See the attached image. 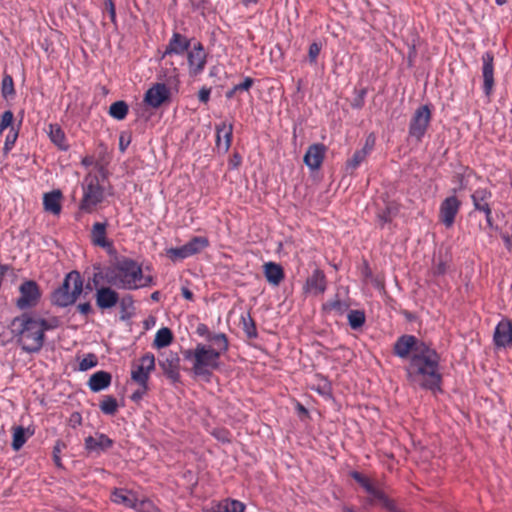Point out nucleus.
<instances>
[{
	"label": "nucleus",
	"mask_w": 512,
	"mask_h": 512,
	"mask_svg": "<svg viewBox=\"0 0 512 512\" xmlns=\"http://www.w3.org/2000/svg\"><path fill=\"white\" fill-rule=\"evenodd\" d=\"M255 80L251 77H245L243 82L234 85L230 90H228L225 94L227 99H231L238 91H248L254 84Z\"/></svg>",
	"instance_id": "37998d69"
},
{
	"label": "nucleus",
	"mask_w": 512,
	"mask_h": 512,
	"mask_svg": "<svg viewBox=\"0 0 512 512\" xmlns=\"http://www.w3.org/2000/svg\"><path fill=\"white\" fill-rule=\"evenodd\" d=\"M141 366H143L148 372H152L155 369V356L151 352L145 353L140 358Z\"/></svg>",
	"instance_id": "5fc2aeb1"
},
{
	"label": "nucleus",
	"mask_w": 512,
	"mask_h": 512,
	"mask_svg": "<svg viewBox=\"0 0 512 512\" xmlns=\"http://www.w3.org/2000/svg\"><path fill=\"white\" fill-rule=\"evenodd\" d=\"M187 62L190 76L201 74L207 63V53L201 42H196L187 51Z\"/></svg>",
	"instance_id": "9b49d317"
},
{
	"label": "nucleus",
	"mask_w": 512,
	"mask_h": 512,
	"mask_svg": "<svg viewBox=\"0 0 512 512\" xmlns=\"http://www.w3.org/2000/svg\"><path fill=\"white\" fill-rule=\"evenodd\" d=\"M84 181L83 197L79 207L82 211L91 213L94 207L102 202L104 198V189L99 184V178L95 175H88Z\"/></svg>",
	"instance_id": "423d86ee"
},
{
	"label": "nucleus",
	"mask_w": 512,
	"mask_h": 512,
	"mask_svg": "<svg viewBox=\"0 0 512 512\" xmlns=\"http://www.w3.org/2000/svg\"><path fill=\"white\" fill-rule=\"evenodd\" d=\"M387 512H402L396 505L395 501L390 499L384 506Z\"/></svg>",
	"instance_id": "774afa93"
},
{
	"label": "nucleus",
	"mask_w": 512,
	"mask_h": 512,
	"mask_svg": "<svg viewBox=\"0 0 512 512\" xmlns=\"http://www.w3.org/2000/svg\"><path fill=\"white\" fill-rule=\"evenodd\" d=\"M216 148L219 153H227L231 147L233 137V124L222 122L215 126Z\"/></svg>",
	"instance_id": "4468645a"
},
{
	"label": "nucleus",
	"mask_w": 512,
	"mask_h": 512,
	"mask_svg": "<svg viewBox=\"0 0 512 512\" xmlns=\"http://www.w3.org/2000/svg\"><path fill=\"white\" fill-rule=\"evenodd\" d=\"M367 156L368 155L366 154L365 151H362L360 149L356 150L351 159L347 161V169L355 170L360 166V164L366 159Z\"/></svg>",
	"instance_id": "de8ad7c7"
},
{
	"label": "nucleus",
	"mask_w": 512,
	"mask_h": 512,
	"mask_svg": "<svg viewBox=\"0 0 512 512\" xmlns=\"http://www.w3.org/2000/svg\"><path fill=\"white\" fill-rule=\"evenodd\" d=\"M1 94L4 99L15 96L14 81L11 75L4 73L1 83Z\"/></svg>",
	"instance_id": "e433bc0d"
},
{
	"label": "nucleus",
	"mask_w": 512,
	"mask_h": 512,
	"mask_svg": "<svg viewBox=\"0 0 512 512\" xmlns=\"http://www.w3.org/2000/svg\"><path fill=\"white\" fill-rule=\"evenodd\" d=\"M120 312H121V320H126L131 317V313L129 310L134 309V299L131 295H125L121 299L119 298Z\"/></svg>",
	"instance_id": "4c0bfd02"
},
{
	"label": "nucleus",
	"mask_w": 512,
	"mask_h": 512,
	"mask_svg": "<svg viewBox=\"0 0 512 512\" xmlns=\"http://www.w3.org/2000/svg\"><path fill=\"white\" fill-rule=\"evenodd\" d=\"M61 198L62 192L60 190H53L45 193L43 196V206L45 211L58 215L61 212Z\"/></svg>",
	"instance_id": "bb28decb"
},
{
	"label": "nucleus",
	"mask_w": 512,
	"mask_h": 512,
	"mask_svg": "<svg viewBox=\"0 0 512 512\" xmlns=\"http://www.w3.org/2000/svg\"><path fill=\"white\" fill-rule=\"evenodd\" d=\"M397 214L398 208L394 204H385V207L379 209L376 215L380 227L383 228L385 224L390 223Z\"/></svg>",
	"instance_id": "7c9ffc66"
},
{
	"label": "nucleus",
	"mask_w": 512,
	"mask_h": 512,
	"mask_svg": "<svg viewBox=\"0 0 512 512\" xmlns=\"http://www.w3.org/2000/svg\"><path fill=\"white\" fill-rule=\"evenodd\" d=\"M12 432L11 447L14 451H19L27 439L34 434V430H31L30 427L24 428L23 426L12 427Z\"/></svg>",
	"instance_id": "a878e982"
},
{
	"label": "nucleus",
	"mask_w": 512,
	"mask_h": 512,
	"mask_svg": "<svg viewBox=\"0 0 512 512\" xmlns=\"http://www.w3.org/2000/svg\"><path fill=\"white\" fill-rule=\"evenodd\" d=\"M240 323L244 333L249 339H256L258 337L256 323L250 312L241 315Z\"/></svg>",
	"instance_id": "2f4dec72"
},
{
	"label": "nucleus",
	"mask_w": 512,
	"mask_h": 512,
	"mask_svg": "<svg viewBox=\"0 0 512 512\" xmlns=\"http://www.w3.org/2000/svg\"><path fill=\"white\" fill-rule=\"evenodd\" d=\"M107 222H96L91 229V242L95 246L111 248L112 242L106 238Z\"/></svg>",
	"instance_id": "4be33fe9"
},
{
	"label": "nucleus",
	"mask_w": 512,
	"mask_h": 512,
	"mask_svg": "<svg viewBox=\"0 0 512 512\" xmlns=\"http://www.w3.org/2000/svg\"><path fill=\"white\" fill-rule=\"evenodd\" d=\"M493 341L498 348H505L512 344V323L510 320L503 319L497 324Z\"/></svg>",
	"instance_id": "a211bd4d"
},
{
	"label": "nucleus",
	"mask_w": 512,
	"mask_h": 512,
	"mask_svg": "<svg viewBox=\"0 0 512 512\" xmlns=\"http://www.w3.org/2000/svg\"><path fill=\"white\" fill-rule=\"evenodd\" d=\"M369 495L370 497L367 498L366 503L370 506L374 505L376 502H379L384 508L385 504L390 500V498L382 490L377 489L376 487L372 489Z\"/></svg>",
	"instance_id": "ea45409f"
},
{
	"label": "nucleus",
	"mask_w": 512,
	"mask_h": 512,
	"mask_svg": "<svg viewBox=\"0 0 512 512\" xmlns=\"http://www.w3.org/2000/svg\"><path fill=\"white\" fill-rule=\"evenodd\" d=\"M461 207V201L455 196L446 197L440 204L439 219L446 228L453 226Z\"/></svg>",
	"instance_id": "f8f14e48"
},
{
	"label": "nucleus",
	"mask_w": 512,
	"mask_h": 512,
	"mask_svg": "<svg viewBox=\"0 0 512 512\" xmlns=\"http://www.w3.org/2000/svg\"><path fill=\"white\" fill-rule=\"evenodd\" d=\"M19 293L20 296L16 300V306L20 310L36 307L41 299L40 287L34 280H25L21 283Z\"/></svg>",
	"instance_id": "0eeeda50"
},
{
	"label": "nucleus",
	"mask_w": 512,
	"mask_h": 512,
	"mask_svg": "<svg viewBox=\"0 0 512 512\" xmlns=\"http://www.w3.org/2000/svg\"><path fill=\"white\" fill-rule=\"evenodd\" d=\"M214 339L215 344L198 343L194 349L182 351L184 359L192 362L194 375L206 380H209L214 370L220 368V357L229 349V340L226 334L217 335Z\"/></svg>",
	"instance_id": "f03ea898"
},
{
	"label": "nucleus",
	"mask_w": 512,
	"mask_h": 512,
	"mask_svg": "<svg viewBox=\"0 0 512 512\" xmlns=\"http://www.w3.org/2000/svg\"><path fill=\"white\" fill-rule=\"evenodd\" d=\"M263 268L267 281L274 286H278L285 277L284 270L280 264L267 262Z\"/></svg>",
	"instance_id": "393cba45"
},
{
	"label": "nucleus",
	"mask_w": 512,
	"mask_h": 512,
	"mask_svg": "<svg viewBox=\"0 0 512 512\" xmlns=\"http://www.w3.org/2000/svg\"><path fill=\"white\" fill-rule=\"evenodd\" d=\"M116 272L120 278V288L127 290L138 289V282L142 281V267L131 258H122L116 262Z\"/></svg>",
	"instance_id": "39448f33"
},
{
	"label": "nucleus",
	"mask_w": 512,
	"mask_h": 512,
	"mask_svg": "<svg viewBox=\"0 0 512 512\" xmlns=\"http://www.w3.org/2000/svg\"><path fill=\"white\" fill-rule=\"evenodd\" d=\"M493 54L486 52L482 56L483 90L486 96H490L494 87Z\"/></svg>",
	"instance_id": "f3484780"
},
{
	"label": "nucleus",
	"mask_w": 512,
	"mask_h": 512,
	"mask_svg": "<svg viewBox=\"0 0 512 512\" xmlns=\"http://www.w3.org/2000/svg\"><path fill=\"white\" fill-rule=\"evenodd\" d=\"M327 288L326 276L320 269H315L312 274L306 279L303 287L306 293L313 295H320L325 292Z\"/></svg>",
	"instance_id": "6ab92c4d"
},
{
	"label": "nucleus",
	"mask_w": 512,
	"mask_h": 512,
	"mask_svg": "<svg viewBox=\"0 0 512 512\" xmlns=\"http://www.w3.org/2000/svg\"><path fill=\"white\" fill-rule=\"evenodd\" d=\"M325 152L326 147L322 143L310 145L304 155V163L312 170L319 169L324 160Z\"/></svg>",
	"instance_id": "aec40b11"
},
{
	"label": "nucleus",
	"mask_w": 512,
	"mask_h": 512,
	"mask_svg": "<svg viewBox=\"0 0 512 512\" xmlns=\"http://www.w3.org/2000/svg\"><path fill=\"white\" fill-rule=\"evenodd\" d=\"M13 113L12 111L10 110H7L5 111L2 115H1V120H0V135L2 134V132L8 128L9 126H12V122H13Z\"/></svg>",
	"instance_id": "052dcab7"
},
{
	"label": "nucleus",
	"mask_w": 512,
	"mask_h": 512,
	"mask_svg": "<svg viewBox=\"0 0 512 512\" xmlns=\"http://www.w3.org/2000/svg\"><path fill=\"white\" fill-rule=\"evenodd\" d=\"M369 495L370 497L367 498L366 503L370 506L374 505L376 502H379L384 508L385 504L390 500V498L382 490L377 489L376 487L372 489Z\"/></svg>",
	"instance_id": "a19ab883"
},
{
	"label": "nucleus",
	"mask_w": 512,
	"mask_h": 512,
	"mask_svg": "<svg viewBox=\"0 0 512 512\" xmlns=\"http://www.w3.org/2000/svg\"><path fill=\"white\" fill-rule=\"evenodd\" d=\"M111 500L116 504H121L136 511H142L140 506L149 504V501H139L133 493L118 488L114 489Z\"/></svg>",
	"instance_id": "2eb2a0df"
},
{
	"label": "nucleus",
	"mask_w": 512,
	"mask_h": 512,
	"mask_svg": "<svg viewBox=\"0 0 512 512\" xmlns=\"http://www.w3.org/2000/svg\"><path fill=\"white\" fill-rule=\"evenodd\" d=\"M174 336L168 327H162L156 332L153 347L162 349L169 346L173 342Z\"/></svg>",
	"instance_id": "c756f323"
},
{
	"label": "nucleus",
	"mask_w": 512,
	"mask_h": 512,
	"mask_svg": "<svg viewBox=\"0 0 512 512\" xmlns=\"http://www.w3.org/2000/svg\"><path fill=\"white\" fill-rule=\"evenodd\" d=\"M112 376L107 371H97L92 374L88 381V387L92 392H100L110 386Z\"/></svg>",
	"instance_id": "b1692460"
},
{
	"label": "nucleus",
	"mask_w": 512,
	"mask_h": 512,
	"mask_svg": "<svg viewBox=\"0 0 512 512\" xmlns=\"http://www.w3.org/2000/svg\"><path fill=\"white\" fill-rule=\"evenodd\" d=\"M191 47V39L179 32H174L162 57L167 55H183Z\"/></svg>",
	"instance_id": "dca6fc26"
},
{
	"label": "nucleus",
	"mask_w": 512,
	"mask_h": 512,
	"mask_svg": "<svg viewBox=\"0 0 512 512\" xmlns=\"http://www.w3.org/2000/svg\"><path fill=\"white\" fill-rule=\"evenodd\" d=\"M314 390L324 397L330 398L332 396L331 384L326 379H322V381L314 388Z\"/></svg>",
	"instance_id": "6e6d98bb"
},
{
	"label": "nucleus",
	"mask_w": 512,
	"mask_h": 512,
	"mask_svg": "<svg viewBox=\"0 0 512 512\" xmlns=\"http://www.w3.org/2000/svg\"><path fill=\"white\" fill-rule=\"evenodd\" d=\"M128 111V104L123 100H119L111 104L108 113L112 118L120 121L126 118Z\"/></svg>",
	"instance_id": "72a5a7b5"
},
{
	"label": "nucleus",
	"mask_w": 512,
	"mask_h": 512,
	"mask_svg": "<svg viewBox=\"0 0 512 512\" xmlns=\"http://www.w3.org/2000/svg\"><path fill=\"white\" fill-rule=\"evenodd\" d=\"M37 322L43 334H45L46 331L54 330L60 326V320L56 316L50 317L48 319L37 317Z\"/></svg>",
	"instance_id": "c03bdc74"
},
{
	"label": "nucleus",
	"mask_w": 512,
	"mask_h": 512,
	"mask_svg": "<svg viewBox=\"0 0 512 512\" xmlns=\"http://www.w3.org/2000/svg\"><path fill=\"white\" fill-rule=\"evenodd\" d=\"M99 408L106 415H114L118 409V403L112 395H105L101 401Z\"/></svg>",
	"instance_id": "c9c22d12"
},
{
	"label": "nucleus",
	"mask_w": 512,
	"mask_h": 512,
	"mask_svg": "<svg viewBox=\"0 0 512 512\" xmlns=\"http://www.w3.org/2000/svg\"><path fill=\"white\" fill-rule=\"evenodd\" d=\"M83 291V279L78 271L69 272L63 282L53 290L51 303L57 307L73 305Z\"/></svg>",
	"instance_id": "20e7f679"
},
{
	"label": "nucleus",
	"mask_w": 512,
	"mask_h": 512,
	"mask_svg": "<svg viewBox=\"0 0 512 512\" xmlns=\"http://www.w3.org/2000/svg\"><path fill=\"white\" fill-rule=\"evenodd\" d=\"M349 309V303L341 300L338 295L322 304V311L325 313L334 312L336 315H343Z\"/></svg>",
	"instance_id": "cd10ccee"
},
{
	"label": "nucleus",
	"mask_w": 512,
	"mask_h": 512,
	"mask_svg": "<svg viewBox=\"0 0 512 512\" xmlns=\"http://www.w3.org/2000/svg\"><path fill=\"white\" fill-rule=\"evenodd\" d=\"M49 138L59 149L63 151L68 149L65 133L58 124L49 125Z\"/></svg>",
	"instance_id": "c85d7f7f"
},
{
	"label": "nucleus",
	"mask_w": 512,
	"mask_h": 512,
	"mask_svg": "<svg viewBox=\"0 0 512 512\" xmlns=\"http://www.w3.org/2000/svg\"><path fill=\"white\" fill-rule=\"evenodd\" d=\"M104 278L108 284L120 288V278L116 272V263L112 267L106 269Z\"/></svg>",
	"instance_id": "603ef678"
},
{
	"label": "nucleus",
	"mask_w": 512,
	"mask_h": 512,
	"mask_svg": "<svg viewBox=\"0 0 512 512\" xmlns=\"http://www.w3.org/2000/svg\"><path fill=\"white\" fill-rule=\"evenodd\" d=\"M114 445V440L108 435L96 432L95 436H87L84 439V449L88 457H98L107 452Z\"/></svg>",
	"instance_id": "1a4fd4ad"
},
{
	"label": "nucleus",
	"mask_w": 512,
	"mask_h": 512,
	"mask_svg": "<svg viewBox=\"0 0 512 512\" xmlns=\"http://www.w3.org/2000/svg\"><path fill=\"white\" fill-rule=\"evenodd\" d=\"M98 364V359L95 354L89 353L87 354L80 362H79V370L87 371Z\"/></svg>",
	"instance_id": "864d4df0"
},
{
	"label": "nucleus",
	"mask_w": 512,
	"mask_h": 512,
	"mask_svg": "<svg viewBox=\"0 0 512 512\" xmlns=\"http://www.w3.org/2000/svg\"><path fill=\"white\" fill-rule=\"evenodd\" d=\"M167 256L172 261L183 260V259H186L188 257H191L185 244L180 246V247L168 249L167 250Z\"/></svg>",
	"instance_id": "a18cd8bd"
},
{
	"label": "nucleus",
	"mask_w": 512,
	"mask_h": 512,
	"mask_svg": "<svg viewBox=\"0 0 512 512\" xmlns=\"http://www.w3.org/2000/svg\"><path fill=\"white\" fill-rule=\"evenodd\" d=\"M9 327L16 343L24 352H40L45 342V334L41 331L36 315L24 312L14 317Z\"/></svg>",
	"instance_id": "7ed1b4c3"
},
{
	"label": "nucleus",
	"mask_w": 512,
	"mask_h": 512,
	"mask_svg": "<svg viewBox=\"0 0 512 512\" xmlns=\"http://www.w3.org/2000/svg\"><path fill=\"white\" fill-rule=\"evenodd\" d=\"M374 145H375V137H374L373 134H370L366 138V141H365V144H364L363 148H361L360 150L365 151L366 154L369 155L370 152L373 150Z\"/></svg>",
	"instance_id": "0e129e2a"
},
{
	"label": "nucleus",
	"mask_w": 512,
	"mask_h": 512,
	"mask_svg": "<svg viewBox=\"0 0 512 512\" xmlns=\"http://www.w3.org/2000/svg\"><path fill=\"white\" fill-rule=\"evenodd\" d=\"M350 476L358 483L360 484L364 490L369 494L372 489L375 487L371 482L370 480L365 477L363 474H361L360 472L358 471H352L350 473Z\"/></svg>",
	"instance_id": "8fccbe9b"
},
{
	"label": "nucleus",
	"mask_w": 512,
	"mask_h": 512,
	"mask_svg": "<svg viewBox=\"0 0 512 512\" xmlns=\"http://www.w3.org/2000/svg\"><path fill=\"white\" fill-rule=\"evenodd\" d=\"M209 240L205 236H195L191 238L185 245L188 249L190 256L200 253L202 250L209 246Z\"/></svg>",
	"instance_id": "473e14b6"
},
{
	"label": "nucleus",
	"mask_w": 512,
	"mask_h": 512,
	"mask_svg": "<svg viewBox=\"0 0 512 512\" xmlns=\"http://www.w3.org/2000/svg\"><path fill=\"white\" fill-rule=\"evenodd\" d=\"M431 121V110L428 105L418 107L409 123V136L421 141Z\"/></svg>",
	"instance_id": "6e6552de"
},
{
	"label": "nucleus",
	"mask_w": 512,
	"mask_h": 512,
	"mask_svg": "<svg viewBox=\"0 0 512 512\" xmlns=\"http://www.w3.org/2000/svg\"><path fill=\"white\" fill-rule=\"evenodd\" d=\"M163 374L173 383L180 381V357L173 351L163 352L158 360Z\"/></svg>",
	"instance_id": "9d476101"
},
{
	"label": "nucleus",
	"mask_w": 512,
	"mask_h": 512,
	"mask_svg": "<svg viewBox=\"0 0 512 512\" xmlns=\"http://www.w3.org/2000/svg\"><path fill=\"white\" fill-rule=\"evenodd\" d=\"M322 45L318 42H313L309 46L308 50V59L310 64H315L317 62V58L320 54Z\"/></svg>",
	"instance_id": "13d9d810"
},
{
	"label": "nucleus",
	"mask_w": 512,
	"mask_h": 512,
	"mask_svg": "<svg viewBox=\"0 0 512 512\" xmlns=\"http://www.w3.org/2000/svg\"><path fill=\"white\" fill-rule=\"evenodd\" d=\"M148 389V384L139 385V388L135 390L130 396L131 400L136 403L141 401L143 397L147 394Z\"/></svg>",
	"instance_id": "680f3d73"
},
{
	"label": "nucleus",
	"mask_w": 512,
	"mask_h": 512,
	"mask_svg": "<svg viewBox=\"0 0 512 512\" xmlns=\"http://www.w3.org/2000/svg\"><path fill=\"white\" fill-rule=\"evenodd\" d=\"M77 310L83 315H88L92 312V307H91L90 302H85V303L78 304Z\"/></svg>",
	"instance_id": "69168bd1"
},
{
	"label": "nucleus",
	"mask_w": 512,
	"mask_h": 512,
	"mask_svg": "<svg viewBox=\"0 0 512 512\" xmlns=\"http://www.w3.org/2000/svg\"><path fill=\"white\" fill-rule=\"evenodd\" d=\"M18 138V130H15L14 127H11V130L9 131L8 135L6 136L5 144H4V150L10 151L13 146L15 145V142Z\"/></svg>",
	"instance_id": "bf43d9fd"
},
{
	"label": "nucleus",
	"mask_w": 512,
	"mask_h": 512,
	"mask_svg": "<svg viewBox=\"0 0 512 512\" xmlns=\"http://www.w3.org/2000/svg\"><path fill=\"white\" fill-rule=\"evenodd\" d=\"M223 508L224 512H244L245 505L238 500H226L223 505L220 506Z\"/></svg>",
	"instance_id": "3c124183"
},
{
	"label": "nucleus",
	"mask_w": 512,
	"mask_h": 512,
	"mask_svg": "<svg viewBox=\"0 0 512 512\" xmlns=\"http://www.w3.org/2000/svg\"><path fill=\"white\" fill-rule=\"evenodd\" d=\"M242 162V158L238 153H234L231 159L229 160V166L232 169H236L240 166Z\"/></svg>",
	"instance_id": "338daca9"
},
{
	"label": "nucleus",
	"mask_w": 512,
	"mask_h": 512,
	"mask_svg": "<svg viewBox=\"0 0 512 512\" xmlns=\"http://www.w3.org/2000/svg\"><path fill=\"white\" fill-rule=\"evenodd\" d=\"M492 192L487 188H477L471 195L474 210L479 212H486L491 209L490 199Z\"/></svg>",
	"instance_id": "5701e85b"
},
{
	"label": "nucleus",
	"mask_w": 512,
	"mask_h": 512,
	"mask_svg": "<svg viewBox=\"0 0 512 512\" xmlns=\"http://www.w3.org/2000/svg\"><path fill=\"white\" fill-rule=\"evenodd\" d=\"M369 495L370 497L367 498L366 503L370 506L374 505L376 502H379L384 508L385 504L390 500V498L382 490L377 489L376 487L372 489Z\"/></svg>",
	"instance_id": "79ce46f5"
},
{
	"label": "nucleus",
	"mask_w": 512,
	"mask_h": 512,
	"mask_svg": "<svg viewBox=\"0 0 512 512\" xmlns=\"http://www.w3.org/2000/svg\"><path fill=\"white\" fill-rule=\"evenodd\" d=\"M95 300L99 309L107 310L119 302V294L110 287H101L96 290Z\"/></svg>",
	"instance_id": "412c9836"
},
{
	"label": "nucleus",
	"mask_w": 512,
	"mask_h": 512,
	"mask_svg": "<svg viewBox=\"0 0 512 512\" xmlns=\"http://www.w3.org/2000/svg\"><path fill=\"white\" fill-rule=\"evenodd\" d=\"M348 324L353 330L360 329L366 320L364 311L350 310L347 315Z\"/></svg>",
	"instance_id": "f704fd0d"
},
{
	"label": "nucleus",
	"mask_w": 512,
	"mask_h": 512,
	"mask_svg": "<svg viewBox=\"0 0 512 512\" xmlns=\"http://www.w3.org/2000/svg\"><path fill=\"white\" fill-rule=\"evenodd\" d=\"M150 372L143 366L137 365L131 371V379L138 385L148 384Z\"/></svg>",
	"instance_id": "58836bf2"
},
{
	"label": "nucleus",
	"mask_w": 512,
	"mask_h": 512,
	"mask_svg": "<svg viewBox=\"0 0 512 512\" xmlns=\"http://www.w3.org/2000/svg\"><path fill=\"white\" fill-rule=\"evenodd\" d=\"M170 89L165 83H156L152 85L144 95V102L150 107L156 109L163 103L170 100Z\"/></svg>",
	"instance_id": "ddd939ff"
},
{
	"label": "nucleus",
	"mask_w": 512,
	"mask_h": 512,
	"mask_svg": "<svg viewBox=\"0 0 512 512\" xmlns=\"http://www.w3.org/2000/svg\"><path fill=\"white\" fill-rule=\"evenodd\" d=\"M368 89L366 87H363L359 90L355 89V97L351 101V107L353 109H362L365 105V97L367 95Z\"/></svg>",
	"instance_id": "49530a36"
},
{
	"label": "nucleus",
	"mask_w": 512,
	"mask_h": 512,
	"mask_svg": "<svg viewBox=\"0 0 512 512\" xmlns=\"http://www.w3.org/2000/svg\"><path fill=\"white\" fill-rule=\"evenodd\" d=\"M210 94L211 88L203 86L198 92V100L203 104H207L210 100Z\"/></svg>",
	"instance_id": "e2e57ef3"
},
{
	"label": "nucleus",
	"mask_w": 512,
	"mask_h": 512,
	"mask_svg": "<svg viewBox=\"0 0 512 512\" xmlns=\"http://www.w3.org/2000/svg\"><path fill=\"white\" fill-rule=\"evenodd\" d=\"M393 354L406 359V379L413 387L432 392L442 391L440 354L431 343L411 334L399 336L393 344Z\"/></svg>",
	"instance_id": "f257e3e1"
},
{
	"label": "nucleus",
	"mask_w": 512,
	"mask_h": 512,
	"mask_svg": "<svg viewBox=\"0 0 512 512\" xmlns=\"http://www.w3.org/2000/svg\"><path fill=\"white\" fill-rule=\"evenodd\" d=\"M196 334L200 337H204L207 342H210L211 344H215L214 337L217 335H222L223 333H212L208 326L204 323H199L196 328Z\"/></svg>",
	"instance_id": "09e8293b"
},
{
	"label": "nucleus",
	"mask_w": 512,
	"mask_h": 512,
	"mask_svg": "<svg viewBox=\"0 0 512 512\" xmlns=\"http://www.w3.org/2000/svg\"><path fill=\"white\" fill-rule=\"evenodd\" d=\"M66 448V444L62 440H57L53 447V461L57 467H62L60 453Z\"/></svg>",
	"instance_id": "4d7b16f0"
}]
</instances>
